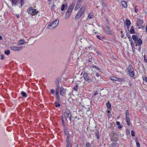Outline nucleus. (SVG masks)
Returning <instances> with one entry per match:
<instances>
[{
  "label": "nucleus",
  "instance_id": "obj_33",
  "mask_svg": "<svg viewBox=\"0 0 147 147\" xmlns=\"http://www.w3.org/2000/svg\"><path fill=\"white\" fill-rule=\"evenodd\" d=\"M33 8L32 7L29 8L28 10L27 11L28 13L30 14L32 12Z\"/></svg>",
  "mask_w": 147,
  "mask_h": 147
},
{
  "label": "nucleus",
  "instance_id": "obj_15",
  "mask_svg": "<svg viewBox=\"0 0 147 147\" xmlns=\"http://www.w3.org/2000/svg\"><path fill=\"white\" fill-rule=\"evenodd\" d=\"M121 4L123 7L126 8L127 7V4L126 2L124 1H121Z\"/></svg>",
  "mask_w": 147,
  "mask_h": 147
},
{
  "label": "nucleus",
  "instance_id": "obj_8",
  "mask_svg": "<svg viewBox=\"0 0 147 147\" xmlns=\"http://www.w3.org/2000/svg\"><path fill=\"white\" fill-rule=\"evenodd\" d=\"M59 86H58L57 88H56V97L57 101H60V98L59 95Z\"/></svg>",
  "mask_w": 147,
  "mask_h": 147
},
{
  "label": "nucleus",
  "instance_id": "obj_30",
  "mask_svg": "<svg viewBox=\"0 0 147 147\" xmlns=\"http://www.w3.org/2000/svg\"><path fill=\"white\" fill-rule=\"evenodd\" d=\"M117 81L121 82L124 81L125 80L123 78H117Z\"/></svg>",
  "mask_w": 147,
  "mask_h": 147
},
{
  "label": "nucleus",
  "instance_id": "obj_10",
  "mask_svg": "<svg viewBox=\"0 0 147 147\" xmlns=\"http://www.w3.org/2000/svg\"><path fill=\"white\" fill-rule=\"evenodd\" d=\"M105 32L108 34L111 35L112 34L110 28L108 26H107L105 28Z\"/></svg>",
  "mask_w": 147,
  "mask_h": 147
},
{
  "label": "nucleus",
  "instance_id": "obj_52",
  "mask_svg": "<svg viewBox=\"0 0 147 147\" xmlns=\"http://www.w3.org/2000/svg\"><path fill=\"white\" fill-rule=\"evenodd\" d=\"M67 138H69L70 137V134H69V133H68V134L67 135Z\"/></svg>",
  "mask_w": 147,
  "mask_h": 147
},
{
  "label": "nucleus",
  "instance_id": "obj_18",
  "mask_svg": "<svg viewBox=\"0 0 147 147\" xmlns=\"http://www.w3.org/2000/svg\"><path fill=\"white\" fill-rule=\"evenodd\" d=\"M38 12L37 11H36V10L35 9H33L32 10L30 14L31 15H34L35 14H37Z\"/></svg>",
  "mask_w": 147,
  "mask_h": 147
},
{
  "label": "nucleus",
  "instance_id": "obj_55",
  "mask_svg": "<svg viewBox=\"0 0 147 147\" xmlns=\"http://www.w3.org/2000/svg\"><path fill=\"white\" fill-rule=\"evenodd\" d=\"M121 37L122 38H124L125 39L127 38L126 37H125V36L123 34H122L121 35Z\"/></svg>",
  "mask_w": 147,
  "mask_h": 147
},
{
  "label": "nucleus",
  "instance_id": "obj_27",
  "mask_svg": "<svg viewBox=\"0 0 147 147\" xmlns=\"http://www.w3.org/2000/svg\"><path fill=\"white\" fill-rule=\"evenodd\" d=\"M93 17V13H90L88 16V18L90 19L92 18Z\"/></svg>",
  "mask_w": 147,
  "mask_h": 147
},
{
  "label": "nucleus",
  "instance_id": "obj_11",
  "mask_svg": "<svg viewBox=\"0 0 147 147\" xmlns=\"http://www.w3.org/2000/svg\"><path fill=\"white\" fill-rule=\"evenodd\" d=\"M55 21L53 22L50 23L48 26V28L49 29H52L55 27Z\"/></svg>",
  "mask_w": 147,
  "mask_h": 147
},
{
  "label": "nucleus",
  "instance_id": "obj_61",
  "mask_svg": "<svg viewBox=\"0 0 147 147\" xmlns=\"http://www.w3.org/2000/svg\"><path fill=\"white\" fill-rule=\"evenodd\" d=\"M88 61L89 62H92V59L90 58L89 59Z\"/></svg>",
  "mask_w": 147,
  "mask_h": 147
},
{
  "label": "nucleus",
  "instance_id": "obj_46",
  "mask_svg": "<svg viewBox=\"0 0 147 147\" xmlns=\"http://www.w3.org/2000/svg\"><path fill=\"white\" fill-rule=\"evenodd\" d=\"M139 46L138 49V50L139 51V52H140L141 51V45L138 46Z\"/></svg>",
  "mask_w": 147,
  "mask_h": 147
},
{
  "label": "nucleus",
  "instance_id": "obj_20",
  "mask_svg": "<svg viewBox=\"0 0 147 147\" xmlns=\"http://www.w3.org/2000/svg\"><path fill=\"white\" fill-rule=\"evenodd\" d=\"M130 32L131 34H134L135 33V31L134 29V27L133 26H131L130 30Z\"/></svg>",
  "mask_w": 147,
  "mask_h": 147
},
{
  "label": "nucleus",
  "instance_id": "obj_59",
  "mask_svg": "<svg viewBox=\"0 0 147 147\" xmlns=\"http://www.w3.org/2000/svg\"><path fill=\"white\" fill-rule=\"evenodd\" d=\"M16 17L18 18H19L20 17V16L19 14H16Z\"/></svg>",
  "mask_w": 147,
  "mask_h": 147
},
{
  "label": "nucleus",
  "instance_id": "obj_31",
  "mask_svg": "<svg viewBox=\"0 0 147 147\" xmlns=\"http://www.w3.org/2000/svg\"><path fill=\"white\" fill-rule=\"evenodd\" d=\"M96 37L98 38V39H100L101 40H102L104 39V38L102 36H99V35H97Z\"/></svg>",
  "mask_w": 147,
  "mask_h": 147
},
{
  "label": "nucleus",
  "instance_id": "obj_25",
  "mask_svg": "<svg viewBox=\"0 0 147 147\" xmlns=\"http://www.w3.org/2000/svg\"><path fill=\"white\" fill-rule=\"evenodd\" d=\"M117 77L115 76H111L110 77V79L111 80L116 81H117Z\"/></svg>",
  "mask_w": 147,
  "mask_h": 147
},
{
  "label": "nucleus",
  "instance_id": "obj_39",
  "mask_svg": "<svg viewBox=\"0 0 147 147\" xmlns=\"http://www.w3.org/2000/svg\"><path fill=\"white\" fill-rule=\"evenodd\" d=\"M78 86L77 85H76V86H75L74 88V90L76 91H77L78 89Z\"/></svg>",
  "mask_w": 147,
  "mask_h": 147
},
{
  "label": "nucleus",
  "instance_id": "obj_9",
  "mask_svg": "<svg viewBox=\"0 0 147 147\" xmlns=\"http://www.w3.org/2000/svg\"><path fill=\"white\" fill-rule=\"evenodd\" d=\"M134 42L136 44L135 46L137 47V46L141 45L142 43V41L141 39L139 38L136 41H134Z\"/></svg>",
  "mask_w": 147,
  "mask_h": 147
},
{
  "label": "nucleus",
  "instance_id": "obj_50",
  "mask_svg": "<svg viewBox=\"0 0 147 147\" xmlns=\"http://www.w3.org/2000/svg\"><path fill=\"white\" fill-rule=\"evenodd\" d=\"M107 112L108 113V117H109V118L110 117H109L110 116H109V114L110 113H111V112L109 110H107Z\"/></svg>",
  "mask_w": 147,
  "mask_h": 147
},
{
  "label": "nucleus",
  "instance_id": "obj_64",
  "mask_svg": "<svg viewBox=\"0 0 147 147\" xmlns=\"http://www.w3.org/2000/svg\"><path fill=\"white\" fill-rule=\"evenodd\" d=\"M77 117H76L75 118V119H77Z\"/></svg>",
  "mask_w": 147,
  "mask_h": 147
},
{
  "label": "nucleus",
  "instance_id": "obj_34",
  "mask_svg": "<svg viewBox=\"0 0 147 147\" xmlns=\"http://www.w3.org/2000/svg\"><path fill=\"white\" fill-rule=\"evenodd\" d=\"M5 53L7 55H9L10 53V52L9 50H7L5 52Z\"/></svg>",
  "mask_w": 147,
  "mask_h": 147
},
{
  "label": "nucleus",
  "instance_id": "obj_56",
  "mask_svg": "<svg viewBox=\"0 0 147 147\" xmlns=\"http://www.w3.org/2000/svg\"><path fill=\"white\" fill-rule=\"evenodd\" d=\"M64 132H65V134L66 135H67V134H68V133H68V131H66L65 130L64 131Z\"/></svg>",
  "mask_w": 147,
  "mask_h": 147
},
{
  "label": "nucleus",
  "instance_id": "obj_37",
  "mask_svg": "<svg viewBox=\"0 0 147 147\" xmlns=\"http://www.w3.org/2000/svg\"><path fill=\"white\" fill-rule=\"evenodd\" d=\"M131 135L133 137H134L135 136L134 132L133 130L131 131Z\"/></svg>",
  "mask_w": 147,
  "mask_h": 147
},
{
  "label": "nucleus",
  "instance_id": "obj_53",
  "mask_svg": "<svg viewBox=\"0 0 147 147\" xmlns=\"http://www.w3.org/2000/svg\"><path fill=\"white\" fill-rule=\"evenodd\" d=\"M122 127V125H119V126H118V128L119 129H121Z\"/></svg>",
  "mask_w": 147,
  "mask_h": 147
},
{
  "label": "nucleus",
  "instance_id": "obj_4",
  "mask_svg": "<svg viewBox=\"0 0 147 147\" xmlns=\"http://www.w3.org/2000/svg\"><path fill=\"white\" fill-rule=\"evenodd\" d=\"M74 7V5L73 3L71 4L65 13V19H68L69 18Z\"/></svg>",
  "mask_w": 147,
  "mask_h": 147
},
{
  "label": "nucleus",
  "instance_id": "obj_12",
  "mask_svg": "<svg viewBox=\"0 0 147 147\" xmlns=\"http://www.w3.org/2000/svg\"><path fill=\"white\" fill-rule=\"evenodd\" d=\"M10 48L12 50L18 51H20L22 48V47H17L13 46L11 47Z\"/></svg>",
  "mask_w": 147,
  "mask_h": 147
},
{
  "label": "nucleus",
  "instance_id": "obj_44",
  "mask_svg": "<svg viewBox=\"0 0 147 147\" xmlns=\"http://www.w3.org/2000/svg\"><path fill=\"white\" fill-rule=\"evenodd\" d=\"M84 0H78L77 3L80 4V3H83Z\"/></svg>",
  "mask_w": 147,
  "mask_h": 147
},
{
  "label": "nucleus",
  "instance_id": "obj_17",
  "mask_svg": "<svg viewBox=\"0 0 147 147\" xmlns=\"http://www.w3.org/2000/svg\"><path fill=\"white\" fill-rule=\"evenodd\" d=\"M125 24L127 26H129L131 24V21L127 19L125 20Z\"/></svg>",
  "mask_w": 147,
  "mask_h": 147
},
{
  "label": "nucleus",
  "instance_id": "obj_23",
  "mask_svg": "<svg viewBox=\"0 0 147 147\" xmlns=\"http://www.w3.org/2000/svg\"><path fill=\"white\" fill-rule=\"evenodd\" d=\"M26 42L24 40H21L19 41V44L20 45H23Z\"/></svg>",
  "mask_w": 147,
  "mask_h": 147
},
{
  "label": "nucleus",
  "instance_id": "obj_62",
  "mask_svg": "<svg viewBox=\"0 0 147 147\" xmlns=\"http://www.w3.org/2000/svg\"><path fill=\"white\" fill-rule=\"evenodd\" d=\"M3 39L2 37L0 36V40H2Z\"/></svg>",
  "mask_w": 147,
  "mask_h": 147
},
{
  "label": "nucleus",
  "instance_id": "obj_32",
  "mask_svg": "<svg viewBox=\"0 0 147 147\" xmlns=\"http://www.w3.org/2000/svg\"><path fill=\"white\" fill-rule=\"evenodd\" d=\"M131 46L132 47L133 52L134 53L135 52V46H134V45L133 44H132L131 42Z\"/></svg>",
  "mask_w": 147,
  "mask_h": 147
},
{
  "label": "nucleus",
  "instance_id": "obj_49",
  "mask_svg": "<svg viewBox=\"0 0 147 147\" xmlns=\"http://www.w3.org/2000/svg\"><path fill=\"white\" fill-rule=\"evenodd\" d=\"M128 38L129 39V41H130V44H131V42L132 43V44H133V41H132V40L131 38V37L130 38Z\"/></svg>",
  "mask_w": 147,
  "mask_h": 147
},
{
  "label": "nucleus",
  "instance_id": "obj_22",
  "mask_svg": "<svg viewBox=\"0 0 147 147\" xmlns=\"http://www.w3.org/2000/svg\"><path fill=\"white\" fill-rule=\"evenodd\" d=\"M132 38L134 42L136 41L138 39L137 37V35H133L132 36Z\"/></svg>",
  "mask_w": 147,
  "mask_h": 147
},
{
  "label": "nucleus",
  "instance_id": "obj_5",
  "mask_svg": "<svg viewBox=\"0 0 147 147\" xmlns=\"http://www.w3.org/2000/svg\"><path fill=\"white\" fill-rule=\"evenodd\" d=\"M85 9L86 7L85 6H82L76 16L75 19H77L79 18L84 13Z\"/></svg>",
  "mask_w": 147,
  "mask_h": 147
},
{
  "label": "nucleus",
  "instance_id": "obj_19",
  "mask_svg": "<svg viewBox=\"0 0 147 147\" xmlns=\"http://www.w3.org/2000/svg\"><path fill=\"white\" fill-rule=\"evenodd\" d=\"M81 5L80 4L78 3H77L74 9L76 11L78 10V9L80 7Z\"/></svg>",
  "mask_w": 147,
  "mask_h": 147
},
{
  "label": "nucleus",
  "instance_id": "obj_51",
  "mask_svg": "<svg viewBox=\"0 0 147 147\" xmlns=\"http://www.w3.org/2000/svg\"><path fill=\"white\" fill-rule=\"evenodd\" d=\"M136 6H135V9H134V11H135V12H136V13H137V11H138V9H137L136 8Z\"/></svg>",
  "mask_w": 147,
  "mask_h": 147
},
{
  "label": "nucleus",
  "instance_id": "obj_6",
  "mask_svg": "<svg viewBox=\"0 0 147 147\" xmlns=\"http://www.w3.org/2000/svg\"><path fill=\"white\" fill-rule=\"evenodd\" d=\"M13 6H16L18 4L21 3V6H22L24 3V0H11Z\"/></svg>",
  "mask_w": 147,
  "mask_h": 147
},
{
  "label": "nucleus",
  "instance_id": "obj_42",
  "mask_svg": "<svg viewBox=\"0 0 147 147\" xmlns=\"http://www.w3.org/2000/svg\"><path fill=\"white\" fill-rule=\"evenodd\" d=\"M129 113L128 111L127 110L125 111V115H129Z\"/></svg>",
  "mask_w": 147,
  "mask_h": 147
},
{
  "label": "nucleus",
  "instance_id": "obj_48",
  "mask_svg": "<svg viewBox=\"0 0 147 147\" xmlns=\"http://www.w3.org/2000/svg\"><path fill=\"white\" fill-rule=\"evenodd\" d=\"M59 23V20L58 19L56 20V23H57V24L56 26V27L58 25Z\"/></svg>",
  "mask_w": 147,
  "mask_h": 147
},
{
  "label": "nucleus",
  "instance_id": "obj_28",
  "mask_svg": "<svg viewBox=\"0 0 147 147\" xmlns=\"http://www.w3.org/2000/svg\"><path fill=\"white\" fill-rule=\"evenodd\" d=\"M112 146L113 147L117 146L118 145V144L116 142H113L112 144Z\"/></svg>",
  "mask_w": 147,
  "mask_h": 147
},
{
  "label": "nucleus",
  "instance_id": "obj_41",
  "mask_svg": "<svg viewBox=\"0 0 147 147\" xmlns=\"http://www.w3.org/2000/svg\"><path fill=\"white\" fill-rule=\"evenodd\" d=\"M143 79L144 80L147 82V77H143Z\"/></svg>",
  "mask_w": 147,
  "mask_h": 147
},
{
  "label": "nucleus",
  "instance_id": "obj_3",
  "mask_svg": "<svg viewBox=\"0 0 147 147\" xmlns=\"http://www.w3.org/2000/svg\"><path fill=\"white\" fill-rule=\"evenodd\" d=\"M127 75L131 78L134 77L135 74L134 69L132 65L130 64L127 69Z\"/></svg>",
  "mask_w": 147,
  "mask_h": 147
},
{
  "label": "nucleus",
  "instance_id": "obj_36",
  "mask_svg": "<svg viewBox=\"0 0 147 147\" xmlns=\"http://www.w3.org/2000/svg\"><path fill=\"white\" fill-rule=\"evenodd\" d=\"M66 142L67 144L71 143V142L69 140V138H66Z\"/></svg>",
  "mask_w": 147,
  "mask_h": 147
},
{
  "label": "nucleus",
  "instance_id": "obj_40",
  "mask_svg": "<svg viewBox=\"0 0 147 147\" xmlns=\"http://www.w3.org/2000/svg\"><path fill=\"white\" fill-rule=\"evenodd\" d=\"M98 93L97 91H96L94 94L92 98H95L94 96L97 95L98 94Z\"/></svg>",
  "mask_w": 147,
  "mask_h": 147
},
{
  "label": "nucleus",
  "instance_id": "obj_45",
  "mask_svg": "<svg viewBox=\"0 0 147 147\" xmlns=\"http://www.w3.org/2000/svg\"><path fill=\"white\" fill-rule=\"evenodd\" d=\"M66 147H71V143L67 144L66 145Z\"/></svg>",
  "mask_w": 147,
  "mask_h": 147
},
{
  "label": "nucleus",
  "instance_id": "obj_63",
  "mask_svg": "<svg viewBox=\"0 0 147 147\" xmlns=\"http://www.w3.org/2000/svg\"><path fill=\"white\" fill-rule=\"evenodd\" d=\"M127 30H129V26H128V27H127Z\"/></svg>",
  "mask_w": 147,
  "mask_h": 147
},
{
  "label": "nucleus",
  "instance_id": "obj_1",
  "mask_svg": "<svg viewBox=\"0 0 147 147\" xmlns=\"http://www.w3.org/2000/svg\"><path fill=\"white\" fill-rule=\"evenodd\" d=\"M71 113L70 110L66 109L64 113V117L62 118V122L64 124V120H65L67 124L68 122L71 123Z\"/></svg>",
  "mask_w": 147,
  "mask_h": 147
},
{
  "label": "nucleus",
  "instance_id": "obj_16",
  "mask_svg": "<svg viewBox=\"0 0 147 147\" xmlns=\"http://www.w3.org/2000/svg\"><path fill=\"white\" fill-rule=\"evenodd\" d=\"M126 117V121L127 124V125L128 126H129L130 125L129 122V115H125Z\"/></svg>",
  "mask_w": 147,
  "mask_h": 147
},
{
  "label": "nucleus",
  "instance_id": "obj_7",
  "mask_svg": "<svg viewBox=\"0 0 147 147\" xmlns=\"http://www.w3.org/2000/svg\"><path fill=\"white\" fill-rule=\"evenodd\" d=\"M84 77L85 80L88 82H93L92 80L90 78L87 73H84Z\"/></svg>",
  "mask_w": 147,
  "mask_h": 147
},
{
  "label": "nucleus",
  "instance_id": "obj_35",
  "mask_svg": "<svg viewBox=\"0 0 147 147\" xmlns=\"http://www.w3.org/2000/svg\"><path fill=\"white\" fill-rule=\"evenodd\" d=\"M136 144L137 147H140V144L137 141V140H136Z\"/></svg>",
  "mask_w": 147,
  "mask_h": 147
},
{
  "label": "nucleus",
  "instance_id": "obj_24",
  "mask_svg": "<svg viewBox=\"0 0 147 147\" xmlns=\"http://www.w3.org/2000/svg\"><path fill=\"white\" fill-rule=\"evenodd\" d=\"M106 105H107V108L108 109H110L111 108V104L110 103V102H108L107 103Z\"/></svg>",
  "mask_w": 147,
  "mask_h": 147
},
{
  "label": "nucleus",
  "instance_id": "obj_26",
  "mask_svg": "<svg viewBox=\"0 0 147 147\" xmlns=\"http://www.w3.org/2000/svg\"><path fill=\"white\" fill-rule=\"evenodd\" d=\"M95 134H96V136L97 137V138L98 139H99V134L98 131L97 130L96 131Z\"/></svg>",
  "mask_w": 147,
  "mask_h": 147
},
{
  "label": "nucleus",
  "instance_id": "obj_2",
  "mask_svg": "<svg viewBox=\"0 0 147 147\" xmlns=\"http://www.w3.org/2000/svg\"><path fill=\"white\" fill-rule=\"evenodd\" d=\"M61 79L59 78H57L56 80V88L58 86H59V92H60V94L62 96H64L66 92V89L62 86V85L61 82Z\"/></svg>",
  "mask_w": 147,
  "mask_h": 147
},
{
  "label": "nucleus",
  "instance_id": "obj_21",
  "mask_svg": "<svg viewBox=\"0 0 147 147\" xmlns=\"http://www.w3.org/2000/svg\"><path fill=\"white\" fill-rule=\"evenodd\" d=\"M89 65L90 67L92 68H94L96 69V70H100L99 68H98V67H97L96 66L93 64L90 63Z\"/></svg>",
  "mask_w": 147,
  "mask_h": 147
},
{
  "label": "nucleus",
  "instance_id": "obj_14",
  "mask_svg": "<svg viewBox=\"0 0 147 147\" xmlns=\"http://www.w3.org/2000/svg\"><path fill=\"white\" fill-rule=\"evenodd\" d=\"M68 5L67 3L65 4H63L61 5V10L63 11L65 9H66Z\"/></svg>",
  "mask_w": 147,
  "mask_h": 147
},
{
  "label": "nucleus",
  "instance_id": "obj_38",
  "mask_svg": "<svg viewBox=\"0 0 147 147\" xmlns=\"http://www.w3.org/2000/svg\"><path fill=\"white\" fill-rule=\"evenodd\" d=\"M55 107H58L60 106V105L59 103L56 102Z\"/></svg>",
  "mask_w": 147,
  "mask_h": 147
},
{
  "label": "nucleus",
  "instance_id": "obj_29",
  "mask_svg": "<svg viewBox=\"0 0 147 147\" xmlns=\"http://www.w3.org/2000/svg\"><path fill=\"white\" fill-rule=\"evenodd\" d=\"M21 94L24 97H26L27 96L26 94L24 92L22 91L21 92Z\"/></svg>",
  "mask_w": 147,
  "mask_h": 147
},
{
  "label": "nucleus",
  "instance_id": "obj_43",
  "mask_svg": "<svg viewBox=\"0 0 147 147\" xmlns=\"http://www.w3.org/2000/svg\"><path fill=\"white\" fill-rule=\"evenodd\" d=\"M54 92H55V90L53 89H52L51 90V92L52 94H54Z\"/></svg>",
  "mask_w": 147,
  "mask_h": 147
},
{
  "label": "nucleus",
  "instance_id": "obj_47",
  "mask_svg": "<svg viewBox=\"0 0 147 147\" xmlns=\"http://www.w3.org/2000/svg\"><path fill=\"white\" fill-rule=\"evenodd\" d=\"M86 147H90V144L89 143H87L86 144Z\"/></svg>",
  "mask_w": 147,
  "mask_h": 147
},
{
  "label": "nucleus",
  "instance_id": "obj_58",
  "mask_svg": "<svg viewBox=\"0 0 147 147\" xmlns=\"http://www.w3.org/2000/svg\"><path fill=\"white\" fill-rule=\"evenodd\" d=\"M116 123L117 125H120V122L119 121H117Z\"/></svg>",
  "mask_w": 147,
  "mask_h": 147
},
{
  "label": "nucleus",
  "instance_id": "obj_57",
  "mask_svg": "<svg viewBox=\"0 0 147 147\" xmlns=\"http://www.w3.org/2000/svg\"><path fill=\"white\" fill-rule=\"evenodd\" d=\"M96 76L97 77H99L100 76L99 74L98 73H97L96 74Z\"/></svg>",
  "mask_w": 147,
  "mask_h": 147
},
{
  "label": "nucleus",
  "instance_id": "obj_13",
  "mask_svg": "<svg viewBox=\"0 0 147 147\" xmlns=\"http://www.w3.org/2000/svg\"><path fill=\"white\" fill-rule=\"evenodd\" d=\"M144 21L141 19H138L137 21L136 24L137 26H141L143 24Z\"/></svg>",
  "mask_w": 147,
  "mask_h": 147
},
{
  "label": "nucleus",
  "instance_id": "obj_54",
  "mask_svg": "<svg viewBox=\"0 0 147 147\" xmlns=\"http://www.w3.org/2000/svg\"><path fill=\"white\" fill-rule=\"evenodd\" d=\"M127 35L128 38H130L131 37L130 35L128 34H127Z\"/></svg>",
  "mask_w": 147,
  "mask_h": 147
},
{
  "label": "nucleus",
  "instance_id": "obj_60",
  "mask_svg": "<svg viewBox=\"0 0 147 147\" xmlns=\"http://www.w3.org/2000/svg\"><path fill=\"white\" fill-rule=\"evenodd\" d=\"M4 59V56L3 55H1V59Z\"/></svg>",
  "mask_w": 147,
  "mask_h": 147
}]
</instances>
